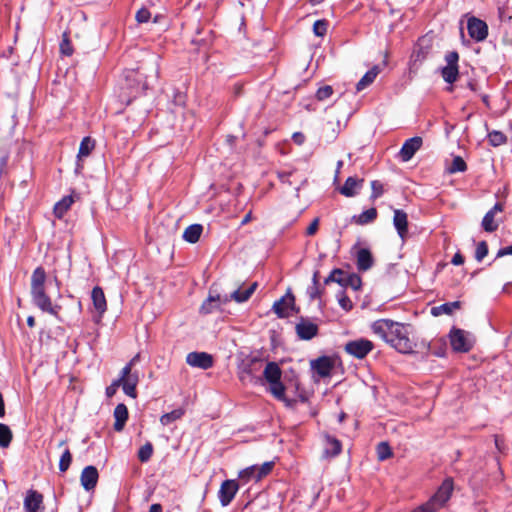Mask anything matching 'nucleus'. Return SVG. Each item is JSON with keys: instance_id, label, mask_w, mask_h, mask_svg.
<instances>
[{"instance_id": "nucleus-1", "label": "nucleus", "mask_w": 512, "mask_h": 512, "mask_svg": "<svg viewBox=\"0 0 512 512\" xmlns=\"http://www.w3.org/2000/svg\"><path fill=\"white\" fill-rule=\"evenodd\" d=\"M410 328V325L390 319H379L371 325L374 334L401 353L413 352L415 344L410 338Z\"/></svg>"}, {"instance_id": "nucleus-2", "label": "nucleus", "mask_w": 512, "mask_h": 512, "mask_svg": "<svg viewBox=\"0 0 512 512\" xmlns=\"http://www.w3.org/2000/svg\"><path fill=\"white\" fill-rule=\"evenodd\" d=\"M46 272L43 267H37L31 276V297L34 305L43 312L58 317L61 307L53 305L45 290Z\"/></svg>"}, {"instance_id": "nucleus-3", "label": "nucleus", "mask_w": 512, "mask_h": 512, "mask_svg": "<svg viewBox=\"0 0 512 512\" xmlns=\"http://www.w3.org/2000/svg\"><path fill=\"white\" fill-rule=\"evenodd\" d=\"M453 490L454 481L451 477H447L435 494L425 504L418 507L416 512H435L439 510L448 502Z\"/></svg>"}, {"instance_id": "nucleus-4", "label": "nucleus", "mask_w": 512, "mask_h": 512, "mask_svg": "<svg viewBox=\"0 0 512 512\" xmlns=\"http://www.w3.org/2000/svg\"><path fill=\"white\" fill-rule=\"evenodd\" d=\"M450 343L454 351L456 352H468L474 345V338L465 330L453 328L450 331Z\"/></svg>"}, {"instance_id": "nucleus-5", "label": "nucleus", "mask_w": 512, "mask_h": 512, "mask_svg": "<svg viewBox=\"0 0 512 512\" xmlns=\"http://www.w3.org/2000/svg\"><path fill=\"white\" fill-rule=\"evenodd\" d=\"M432 50V38L423 36L419 38L413 53L411 55V68L418 69V67L427 59Z\"/></svg>"}, {"instance_id": "nucleus-6", "label": "nucleus", "mask_w": 512, "mask_h": 512, "mask_svg": "<svg viewBox=\"0 0 512 512\" xmlns=\"http://www.w3.org/2000/svg\"><path fill=\"white\" fill-rule=\"evenodd\" d=\"M273 466L274 462H265L261 466L252 465L240 471L239 479L244 482L259 481L272 471Z\"/></svg>"}, {"instance_id": "nucleus-7", "label": "nucleus", "mask_w": 512, "mask_h": 512, "mask_svg": "<svg viewBox=\"0 0 512 512\" xmlns=\"http://www.w3.org/2000/svg\"><path fill=\"white\" fill-rule=\"evenodd\" d=\"M374 348V344L365 338L351 340L345 344L344 350L355 358L362 359Z\"/></svg>"}, {"instance_id": "nucleus-8", "label": "nucleus", "mask_w": 512, "mask_h": 512, "mask_svg": "<svg viewBox=\"0 0 512 512\" xmlns=\"http://www.w3.org/2000/svg\"><path fill=\"white\" fill-rule=\"evenodd\" d=\"M467 30L469 36L477 42L484 41L488 36L487 24L483 20L476 17H471L468 19Z\"/></svg>"}, {"instance_id": "nucleus-9", "label": "nucleus", "mask_w": 512, "mask_h": 512, "mask_svg": "<svg viewBox=\"0 0 512 512\" xmlns=\"http://www.w3.org/2000/svg\"><path fill=\"white\" fill-rule=\"evenodd\" d=\"M228 302V295L213 294L210 290L208 298L202 303L199 311L203 315L211 314Z\"/></svg>"}, {"instance_id": "nucleus-10", "label": "nucleus", "mask_w": 512, "mask_h": 512, "mask_svg": "<svg viewBox=\"0 0 512 512\" xmlns=\"http://www.w3.org/2000/svg\"><path fill=\"white\" fill-rule=\"evenodd\" d=\"M186 363L191 367L207 370L213 366L214 360L206 352H190L186 356Z\"/></svg>"}, {"instance_id": "nucleus-11", "label": "nucleus", "mask_w": 512, "mask_h": 512, "mask_svg": "<svg viewBox=\"0 0 512 512\" xmlns=\"http://www.w3.org/2000/svg\"><path fill=\"white\" fill-rule=\"evenodd\" d=\"M239 486L235 480H225L218 491V497L223 507L228 506L234 499Z\"/></svg>"}, {"instance_id": "nucleus-12", "label": "nucleus", "mask_w": 512, "mask_h": 512, "mask_svg": "<svg viewBox=\"0 0 512 512\" xmlns=\"http://www.w3.org/2000/svg\"><path fill=\"white\" fill-rule=\"evenodd\" d=\"M296 334L301 340H311L318 334V326L307 318H300L295 326Z\"/></svg>"}, {"instance_id": "nucleus-13", "label": "nucleus", "mask_w": 512, "mask_h": 512, "mask_svg": "<svg viewBox=\"0 0 512 512\" xmlns=\"http://www.w3.org/2000/svg\"><path fill=\"white\" fill-rule=\"evenodd\" d=\"M422 143V138L418 136L407 139L399 151L400 159L403 162L409 161L415 155V153L421 148Z\"/></svg>"}, {"instance_id": "nucleus-14", "label": "nucleus", "mask_w": 512, "mask_h": 512, "mask_svg": "<svg viewBox=\"0 0 512 512\" xmlns=\"http://www.w3.org/2000/svg\"><path fill=\"white\" fill-rule=\"evenodd\" d=\"M98 478L99 474L97 468L92 465L86 466L81 472V485L86 491H90L97 485Z\"/></svg>"}, {"instance_id": "nucleus-15", "label": "nucleus", "mask_w": 512, "mask_h": 512, "mask_svg": "<svg viewBox=\"0 0 512 512\" xmlns=\"http://www.w3.org/2000/svg\"><path fill=\"white\" fill-rule=\"evenodd\" d=\"M504 207L501 203H496L483 217L482 227L486 232H494L497 230L499 223L495 220V216L503 211Z\"/></svg>"}, {"instance_id": "nucleus-16", "label": "nucleus", "mask_w": 512, "mask_h": 512, "mask_svg": "<svg viewBox=\"0 0 512 512\" xmlns=\"http://www.w3.org/2000/svg\"><path fill=\"white\" fill-rule=\"evenodd\" d=\"M294 304L295 298L293 294L287 293L273 304V311L278 315V317L285 318L289 316L288 310L293 309Z\"/></svg>"}, {"instance_id": "nucleus-17", "label": "nucleus", "mask_w": 512, "mask_h": 512, "mask_svg": "<svg viewBox=\"0 0 512 512\" xmlns=\"http://www.w3.org/2000/svg\"><path fill=\"white\" fill-rule=\"evenodd\" d=\"M393 224L398 235L404 239L408 233V216L403 210H394Z\"/></svg>"}, {"instance_id": "nucleus-18", "label": "nucleus", "mask_w": 512, "mask_h": 512, "mask_svg": "<svg viewBox=\"0 0 512 512\" xmlns=\"http://www.w3.org/2000/svg\"><path fill=\"white\" fill-rule=\"evenodd\" d=\"M91 298L95 310L98 312L99 319L103 316L107 309L106 298L102 288L96 286L93 288Z\"/></svg>"}, {"instance_id": "nucleus-19", "label": "nucleus", "mask_w": 512, "mask_h": 512, "mask_svg": "<svg viewBox=\"0 0 512 512\" xmlns=\"http://www.w3.org/2000/svg\"><path fill=\"white\" fill-rule=\"evenodd\" d=\"M258 284L257 282L252 283L247 288L239 287L235 291H233L230 295H228L229 302L234 300L237 303L246 302L252 294L255 292Z\"/></svg>"}, {"instance_id": "nucleus-20", "label": "nucleus", "mask_w": 512, "mask_h": 512, "mask_svg": "<svg viewBox=\"0 0 512 512\" xmlns=\"http://www.w3.org/2000/svg\"><path fill=\"white\" fill-rule=\"evenodd\" d=\"M94 148H95V140L94 139H92L89 136L84 137L82 139L80 146H79L78 155H77L78 162H77L76 171L83 168V165L80 164V161L83 158L88 157L91 154V152L94 150Z\"/></svg>"}, {"instance_id": "nucleus-21", "label": "nucleus", "mask_w": 512, "mask_h": 512, "mask_svg": "<svg viewBox=\"0 0 512 512\" xmlns=\"http://www.w3.org/2000/svg\"><path fill=\"white\" fill-rule=\"evenodd\" d=\"M363 182V179L348 177L341 187L340 193L346 197H353L357 194L358 189L362 187Z\"/></svg>"}, {"instance_id": "nucleus-22", "label": "nucleus", "mask_w": 512, "mask_h": 512, "mask_svg": "<svg viewBox=\"0 0 512 512\" xmlns=\"http://www.w3.org/2000/svg\"><path fill=\"white\" fill-rule=\"evenodd\" d=\"M43 502V496L36 492L30 491L24 501V507L27 512H39Z\"/></svg>"}, {"instance_id": "nucleus-23", "label": "nucleus", "mask_w": 512, "mask_h": 512, "mask_svg": "<svg viewBox=\"0 0 512 512\" xmlns=\"http://www.w3.org/2000/svg\"><path fill=\"white\" fill-rule=\"evenodd\" d=\"M114 430L120 432L123 430L126 421L128 420V409L125 404L120 403L114 409Z\"/></svg>"}, {"instance_id": "nucleus-24", "label": "nucleus", "mask_w": 512, "mask_h": 512, "mask_svg": "<svg viewBox=\"0 0 512 512\" xmlns=\"http://www.w3.org/2000/svg\"><path fill=\"white\" fill-rule=\"evenodd\" d=\"M312 368L321 377H326L330 375V372L333 368V364L329 357L323 356L312 362Z\"/></svg>"}, {"instance_id": "nucleus-25", "label": "nucleus", "mask_w": 512, "mask_h": 512, "mask_svg": "<svg viewBox=\"0 0 512 512\" xmlns=\"http://www.w3.org/2000/svg\"><path fill=\"white\" fill-rule=\"evenodd\" d=\"M373 266V257L366 248H361L357 252V268L359 271H367Z\"/></svg>"}, {"instance_id": "nucleus-26", "label": "nucleus", "mask_w": 512, "mask_h": 512, "mask_svg": "<svg viewBox=\"0 0 512 512\" xmlns=\"http://www.w3.org/2000/svg\"><path fill=\"white\" fill-rule=\"evenodd\" d=\"M263 376L268 383H272L281 379L282 371L277 363L268 362L263 371Z\"/></svg>"}, {"instance_id": "nucleus-27", "label": "nucleus", "mask_w": 512, "mask_h": 512, "mask_svg": "<svg viewBox=\"0 0 512 512\" xmlns=\"http://www.w3.org/2000/svg\"><path fill=\"white\" fill-rule=\"evenodd\" d=\"M73 203L74 198L72 195L64 196L54 205V215L57 218L61 219L65 215V213L70 209Z\"/></svg>"}, {"instance_id": "nucleus-28", "label": "nucleus", "mask_w": 512, "mask_h": 512, "mask_svg": "<svg viewBox=\"0 0 512 512\" xmlns=\"http://www.w3.org/2000/svg\"><path fill=\"white\" fill-rule=\"evenodd\" d=\"M460 307V301L448 302L439 306L432 307L431 314L433 316H439L442 314L451 315L454 311L460 309Z\"/></svg>"}, {"instance_id": "nucleus-29", "label": "nucleus", "mask_w": 512, "mask_h": 512, "mask_svg": "<svg viewBox=\"0 0 512 512\" xmlns=\"http://www.w3.org/2000/svg\"><path fill=\"white\" fill-rule=\"evenodd\" d=\"M203 232L201 224H192L188 226L183 233V239L189 243H196Z\"/></svg>"}, {"instance_id": "nucleus-30", "label": "nucleus", "mask_w": 512, "mask_h": 512, "mask_svg": "<svg viewBox=\"0 0 512 512\" xmlns=\"http://www.w3.org/2000/svg\"><path fill=\"white\" fill-rule=\"evenodd\" d=\"M379 74V68L378 66H374L372 67L369 71H367L365 73V75L358 81V83L356 84V90L357 91H362L363 89H365L367 86H369L370 84H372L375 80V78L377 77V75Z\"/></svg>"}, {"instance_id": "nucleus-31", "label": "nucleus", "mask_w": 512, "mask_h": 512, "mask_svg": "<svg viewBox=\"0 0 512 512\" xmlns=\"http://www.w3.org/2000/svg\"><path fill=\"white\" fill-rule=\"evenodd\" d=\"M268 391L276 399H278L280 401H285L286 400V396H285L286 388H285L284 384L281 382V379L277 380L275 382L269 383Z\"/></svg>"}, {"instance_id": "nucleus-32", "label": "nucleus", "mask_w": 512, "mask_h": 512, "mask_svg": "<svg viewBox=\"0 0 512 512\" xmlns=\"http://www.w3.org/2000/svg\"><path fill=\"white\" fill-rule=\"evenodd\" d=\"M118 379L121 380V383L137 386L139 382V375L137 372H133L129 367H124Z\"/></svg>"}, {"instance_id": "nucleus-33", "label": "nucleus", "mask_w": 512, "mask_h": 512, "mask_svg": "<svg viewBox=\"0 0 512 512\" xmlns=\"http://www.w3.org/2000/svg\"><path fill=\"white\" fill-rule=\"evenodd\" d=\"M185 414L183 408H177L169 413H165L160 417V423L164 426L171 424L172 422L179 420Z\"/></svg>"}, {"instance_id": "nucleus-34", "label": "nucleus", "mask_w": 512, "mask_h": 512, "mask_svg": "<svg viewBox=\"0 0 512 512\" xmlns=\"http://www.w3.org/2000/svg\"><path fill=\"white\" fill-rule=\"evenodd\" d=\"M377 217V210L375 208H370L362 212L357 217H354L355 222L359 225H365L373 222Z\"/></svg>"}, {"instance_id": "nucleus-35", "label": "nucleus", "mask_w": 512, "mask_h": 512, "mask_svg": "<svg viewBox=\"0 0 512 512\" xmlns=\"http://www.w3.org/2000/svg\"><path fill=\"white\" fill-rule=\"evenodd\" d=\"M13 438V434L8 425L0 423V447H9Z\"/></svg>"}, {"instance_id": "nucleus-36", "label": "nucleus", "mask_w": 512, "mask_h": 512, "mask_svg": "<svg viewBox=\"0 0 512 512\" xmlns=\"http://www.w3.org/2000/svg\"><path fill=\"white\" fill-rule=\"evenodd\" d=\"M441 74H442L443 79L447 83L452 84L458 78V74H459L458 67H455V66H445V67L442 68Z\"/></svg>"}, {"instance_id": "nucleus-37", "label": "nucleus", "mask_w": 512, "mask_h": 512, "mask_svg": "<svg viewBox=\"0 0 512 512\" xmlns=\"http://www.w3.org/2000/svg\"><path fill=\"white\" fill-rule=\"evenodd\" d=\"M348 273L341 270V269H334L330 275L325 279V284H329L330 282H336L339 285H343L345 282V276H347Z\"/></svg>"}, {"instance_id": "nucleus-38", "label": "nucleus", "mask_w": 512, "mask_h": 512, "mask_svg": "<svg viewBox=\"0 0 512 512\" xmlns=\"http://www.w3.org/2000/svg\"><path fill=\"white\" fill-rule=\"evenodd\" d=\"M361 284V278L357 274L348 273V275L345 276V282L342 287H350L353 290H358L361 287Z\"/></svg>"}, {"instance_id": "nucleus-39", "label": "nucleus", "mask_w": 512, "mask_h": 512, "mask_svg": "<svg viewBox=\"0 0 512 512\" xmlns=\"http://www.w3.org/2000/svg\"><path fill=\"white\" fill-rule=\"evenodd\" d=\"M467 169V165L462 157L455 156L452 160L451 165L448 168L449 173L464 172Z\"/></svg>"}, {"instance_id": "nucleus-40", "label": "nucleus", "mask_w": 512, "mask_h": 512, "mask_svg": "<svg viewBox=\"0 0 512 512\" xmlns=\"http://www.w3.org/2000/svg\"><path fill=\"white\" fill-rule=\"evenodd\" d=\"M326 454L330 456H336L341 452V443L339 440L331 437H327V448Z\"/></svg>"}, {"instance_id": "nucleus-41", "label": "nucleus", "mask_w": 512, "mask_h": 512, "mask_svg": "<svg viewBox=\"0 0 512 512\" xmlns=\"http://www.w3.org/2000/svg\"><path fill=\"white\" fill-rule=\"evenodd\" d=\"M376 451L380 461H384L392 456V450L387 442H380L377 445Z\"/></svg>"}, {"instance_id": "nucleus-42", "label": "nucleus", "mask_w": 512, "mask_h": 512, "mask_svg": "<svg viewBox=\"0 0 512 512\" xmlns=\"http://www.w3.org/2000/svg\"><path fill=\"white\" fill-rule=\"evenodd\" d=\"M153 454V445L150 442L144 444L138 451V459L145 463L150 460Z\"/></svg>"}, {"instance_id": "nucleus-43", "label": "nucleus", "mask_w": 512, "mask_h": 512, "mask_svg": "<svg viewBox=\"0 0 512 512\" xmlns=\"http://www.w3.org/2000/svg\"><path fill=\"white\" fill-rule=\"evenodd\" d=\"M488 140L492 146L497 147L504 144L507 138L501 131L494 130L488 134Z\"/></svg>"}, {"instance_id": "nucleus-44", "label": "nucleus", "mask_w": 512, "mask_h": 512, "mask_svg": "<svg viewBox=\"0 0 512 512\" xmlns=\"http://www.w3.org/2000/svg\"><path fill=\"white\" fill-rule=\"evenodd\" d=\"M71 462H72V454H71L69 448H65V450L63 451V453L60 457V460H59V470L61 472H66L69 469Z\"/></svg>"}, {"instance_id": "nucleus-45", "label": "nucleus", "mask_w": 512, "mask_h": 512, "mask_svg": "<svg viewBox=\"0 0 512 512\" xmlns=\"http://www.w3.org/2000/svg\"><path fill=\"white\" fill-rule=\"evenodd\" d=\"M328 22L326 20H317L313 25V32L316 36L322 37L326 34Z\"/></svg>"}, {"instance_id": "nucleus-46", "label": "nucleus", "mask_w": 512, "mask_h": 512, "mask_svg": "<svg viewBox=\"0 0 512 512\" xmlns=\"http://www.w3.org/2000/svg\"><path fill=\"white\" fill-rule=\"evenodd\" d=\"M488 254V245L485 241L478 243L475 251V259L481 262Z\"/></svg>"}, {"instance_id": "nucleus-47", "label": "nucleus", "mask_w": 512, "mask_h": 512, "mask_svg": "<svg viewBox=\"0 0 512 512\" xmlns=\"http://www.w3.org/2000/svg\"><path fill=\"white\" fill-rule=\"evenodd\" d=\"M333 94V89L331 86L326 85L320 87L316 92V98L320 101L326 100Z\"/></svg>"}, {"instance_id": "nucleus-48", "label": "nucleus", "mask_w": 512, "mask_h": 512, "mask_svg": "<svg viewBox=\"0 0 512 512\" xmlns=\"http://www.w3.org/2000/svg\"><path fill=\"white\" fill-rule=\"evenodd\" d=\"M371 188H372L371 198L376 199V198H379L383 194V191H384L383 184L380 181H378V180L372 181Z\"/></svg>"}, {"instance_id": "nucleus-49", "label": "nucleus", "mask_w": 512, "mask_h": 512, "mask_svg": "<svg viewBox=\"0 0 512 512\" xmlns=\"http://www.w3.org/2000/svg\"><path fill=\"white\" fill-rule=\"evenodd\" d=\"M338 303L340 307L345 311H350L353 308L352 301L348 296H346L344 293H341L338 296Z\"/></svg>"}, {"instance_id": "nucleus-50", "label": "nucleus", "mask_w": 512, "mask_h": 512, "mask_svg": "<svg viewBox=\"0 0 512 512\" xmlns=\"http://www.w3.org/2000/svg\"><path fill=\"white\" fill-rule=\"evenodd\" d=\"M60 50H61V53L66 56H70L73 53L72 45H71L68 37L66 36V34L64 35V38L61 41Z\"/></svg>"}, {"instance_id": "nucleus-51", "label": "nucleus", "mask_w": 512, "mask_h": 512, "mask_svg": "<svg viewBox=\"0 0 512 512\" xmlns=\"http://www.w3.org/2000/svg\"><path fill=\"white\" fill-rule=\"evenodd\" d=\"M445 60L447 62L446 66L458 67L459 55L455 51L448 52L445 56Z\"/></svg>"}, {"instance_id": "nucleus-52", "label": "nucleus", "mask_w": 512, "mask_h": 512, "mask_svg": "<svg viewBox=\"0 0 512 512\" xmlns=\"http://www.w3.org/2000/svg\"><path fill=\"white\" fill-rule=\"evenodd\" d=\"M150 12L148 9L146 8H141L140 10L137 11L136 13V20L139 22V23H146L148 22V20L150 19Z\"/></svg>"}, {"instance_id": "nucleus-53", "label": "nucleus", "mask_w": 512, "mask_h": 512, "mask_svg": "<svg viewBox=\"0 0 512 512\" xmlns=\"http://www.w3.org/2000/svg\"><path fill=\"white\" fill-rule=\"evenodd\" d=\"M120 385H121V380H119V379L114 380L112 382V384L106 388L107 397L110 398V397L114 396L117 389L120 387Z\"/></svg>"}, {"instance_id": "nucleus-54", "label": "nucleus", "mask_w": 512, "mask_h": 512, "mask_svg": "<svg viewBox=\"0 0 512 512\" xmlns=\"http://www.w3.org/2000/svg\"><path fill=\"white\" fill-rule=\"evenodd\" d=\"M120 386H122L123 391L126 395H128L132 398H136V396H137L136 385L121 383Z\"/></svg>"}, {"instance_id": "nucleus-55", "label": "nucleus", "mask_w": 512, "mask_h": 512, "mask_svg": "<svg viewBox=\"0 0 512 512\" xmlns=\"http://www.w3.org/2000/svg\"><path fill=\"white\" fill-rule=\"evenodd\" d=\"M292 174V171H280L278 172V178L282 183L291 185L292 182L290 181V177L292 176Z\"/></svg>"}, {"instance_id": "nucleus-56", "label": "nucleus", "mask_w": 512, "mask_h": 512, "mask_svg": "<svg viewBox=\"0 0 512 512\" xmlns=\"http://www.w3.org/2000/svg\"><path fill=\"white\" fill-rule=\"evenodd\" d=\"M308 295L310 299L314 300L316 298H319L321 295V291L319 288V285H312L308 288Z\"/></svg>"}, {"instance_id": "nucleus-57", "label": "nucleus", "mask_w": 512, "mask_h": 512, "mask_svg": "<svg viewBox=\"0 0 512 512\" xmlns=\"http://www.w3.org/2000/svg\"><path fill=\"white\" fill-rule=\"evenodd\" d=\"M318 227H319V218H315L311 222V224L308 226V228L306 230V234L308 236H313L317 232Z\"/></svg>"}, {"instance_id": "nucleus-58", "label": "nucleus", "mask_w": 512, "mask_h": 512, "mask_svg": "<svg viewBox=\"0 0 512 512\" xmlns=\"http://www.w3.org/2000/svg\"><path fill=\"white\" fill-rule=\"evenodd\" d=\"M292 139L293 141L297 144V145H302L305 141V136L303 133L301 132H295L293 135H292Z\"/></svg>"}, {"instance_id": "nucleus-59", "label": "nucleus", "mask_w": 512, "mask_h": 512, "mask_svg": "<svg viewBox=\"0 0 512 512\" xmlns=\"http://www.w3.org/2000/svg\"><path fill=\"white\" fill-rule=\"evenodd\" d=\"M451 262L454 265H462L464 263V257L462 256L461 253L457 252L456 254H454Z\"/></svg>"}, {"instance_id": "nucleus-60", "label": "nucleus", "mask_w": 512, "mask_h": 512, "mask_svg": "<svg viewBox=\"0 0 512 512\" xmlns=\"http://www.w3.org/2000/svg\"><path fill=\"white\" fill-rule=\"evenodd\" d=\"M506 255H512V245L501 248L497 253V257H503Z\"/></svg>"}, {"instance_id": "nucleus-61", "label": "nucleus", "mask_w": 512, "mask_h": 512, "mask_svg": "<svg viewBox=\"0 0 512 512\" xmlns=\"http://www.w3.org/2000/svg\"><path fill=\"white\" fill-rule=\"evenodd\" d=\"M139 360H140V354L138 353V354H136V355H135V356H134V357H133V358H132V359H131L127 364H126V366H125V367H129L130 369H132V368H133V366H134L137 362H139Z\"/></svg>"}, {"instance_id": "nucleus-62", "label": "nucleus", "mask_w": 512, "mask_h": 512, "mask_svg": "<svg viewBox=\"0 0 512 512\" xmlns=\"http://www.w3.org/2000/svg\"><path fill=\"white\" fill-rule=\"evenodd\" d=\"M5 415V404L3 400V396L0 393V418L4 417Z\"/></svg>"}, {"instance_id": "nucleus-63", "label": "nucleus", "mask_w": 512, "mask_h": 512, "mask_svg": "<svg viewBox=\"0 0 512 512\" xmlns=\"http://www.w3.org/2000/svg\"><path fill=\"white\" fill-rule=\"evenodd\" d=\"M149 512H162V506L160 504H152Z\"/></svg>"}, {"instance_id": "nucleus-64", "label": "nucleus", "mask_w": 512, "mask_h": 512, "mask_svg": "<svg viewBox=\"0 0 512 512\" xmlns=\"http://www.w3.org/2000/svg\"><path fill=\"white\" fill-rule=\"evenodd\" d=\"M251 218H252V215H251V212H249L248 214L245 215V217L242 219L241 221V225H246L248 222L251 221Z\"/></svg>"}]
</instances>
